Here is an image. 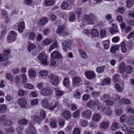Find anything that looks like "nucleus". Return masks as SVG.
<instances>
[{
  "label": "nucleus",
  "mask_w": 134,
  "mask_h": 134,
  "mask_svg": "<svg viewBox=\"0 0 134 134\" xmlns=\"http://www.w3.org/2000/svg\"><path fill=\"white\" fill-rule=\"evenodd\" d=\"M98 20L96 15L91 13L88 15H83L82 16V20L84 21H87L88 24H93V22L96 21Z\"/></svg>",
  "instance_id": "nucleus-1"
},
{
  "label": "nucleus",
  "mask_w": 134,
  "mask_h": 134,
  "mask_svg": "<svg viewBox=\"0 0 134 134\" xmlns=\"http://www.w3.org/2000/svg\"><path fill=\"white\" fill-rule=\"evenodd\" d=\"M10 36H8L7 38V42L8 43H11L14 41L17 37V34L13 31L10 32Z\"/></svg>",
  "instance_id": "nucleus-2"
},
{
  "label": "nucleus",
  "mask_w": 134,
  "mask_h": 134,
  "mask_svg": "<svg viewBox=\"0 0 134 134\" xmlns=\"http://www.w3.org/2000/svg\"><path fill=\"white\" fill-rule=\"evenodd\" d=\"M29 126L26 129V133L27 134H36L37 131L34 127L33 124L31 123H29Z\"/></svg>",
  "instance_id": "nucleus-3"
},
{
  "label": "nucleus",
  "mask_w": 134,
  "mask_h": 134,
  "mask_svg": "<svg viewBox=\"0 0 134 134\" xmlns=\"http://www.w3.org/2000/svg\"><path fill=\"white\" fill-rule=\"evenodd\" d=\"M81 114L83 118L89 119L91 116L92 113L90 110L87 109L82 111Z\"/></svg>",
  "instance_id": "nucleus-4"
},
{
  "label": "nucleus",
  "mask_w": 134,
  "mask_h": 134,
  "mask_svg": "<svg viewBox=\"0 0 134 134\" xmlns=\"http://www.w3.org/2000/svg\"><path fill=\"white\" fill-rule=\"evenodd\" d=\"M48 78L51 80V83L54 85L58 84V77L57 76H54L53 74H51L48 75Z\"/></svg>",
  "instance_id": "nucleus-5"
},
{
  "label": "nucleus",
  "mask_w": 134,
  "mask_h": 134,
  "mask_svg": "<svg viewBox=\"0 0 134 134\" xmlns=\"http://www.w3.org/2000/svg\"><path fill=\"white\" fill-rule=\"evenodd\" d=\"M38 59L40 60L42 64L47 65L48 62L47 61V57L43 53H41L38 57Z\"/></svg>",
  "instance_id": "nucleus-6"
},
{
  "label": "nucleus",
  "mask_w": 134,
  "mask_h": 134,
  "mask_svg": "<svg viewBox=\"0 0 134 134\" xmlns=\"http://www.w3.org/2000/svg\"><path fill=\"white\" fill-rule=\"evenodd\" d=\"M71 44V40H66L63 42L62 47L64 50L65 51H67L68 48L70 49L69 47Z\"/></svg>",
  "instance_id": "nucleus-7"
},
{
  "label": "nucleus",
  "mask_w": 134,
  "mask_h": 134,
  "mask_svg": "<svg viewBox=\"0 0 134 134\" xmlns=\"http://www.w3.org/2000/svg\"><path fill=\"white\" fill-rule=\"evenodd\" d=\"M81 81V79L77 76L74 77L72 79V84L78 87L79 86Z\"/></svg>",
  "instance_id": "nucleus-8"
},
{
  "label": "nucleus",
  "mask_w": 134,
  "mask_h": 134,
  "mask_svg": "<svg viewBox=\"0 0 134 134\" xmlns=\"http://www.w3.org/2000/svg\"><path fill=\"white\" fill-rule=\"evenodd\" d=\"M18 103L20 106L23 107L25 106L27 103V100L24 98H22L18 100Z\"/></svg>",
  "instance_id": "nucleus-9"
},
{
  "label": "nucleus",
  "mask_w": 134,
  "mask_h": 134,
  "mask_svg": "<svg viewBox=\"0 0 134 134\" xmlns=\"http://www.w3.org/2000/svg\"><path fill=\"white\" fill-rule=\"evenodd\" d=\"M71 116V115L70 111L67 110L64 111L62 114V116L66 120L70 119Z\"/></svg>",
  "instance_id": "nucleus-10"
},
{
  "label": "nucleus",
  "mask_w": 134,
  "mask_h": 134,
  "mask_svg": "<svg viewBox=\"0 0 134 134\" xmlns=\"http://www.w3.org/2000/svg\"><path fill=\"white\" fill-rule=\"evenodd\" d=\"M52 91L48 89L44 88L40 91L41 94L43 96H48L51 94Z\"/></svg>",
  "instance_id": "nucleus-11"
},
{
  "label": "nucleus",
  "mask_w": 134,
  "mask_h": 134,
  "mask_svg": "<svg viewBox=\"0 0 134 134\" xmlns=\"http://www.w3.org/2000/svg\"><path fill=\"white\" fill-rule=\"evenodd\" d=\"M103 112L106 115L109 116L112 114V111L110 108L105 107L103 109Z\"/></svg>",
  "instance_id": "nucleus-12"
},
{
  "label": "nucleus",
  "mask_w": 134,
  "mask_h": 134,
  "mask_svg": "<svg viewBox=\"0 0 134 134\" xmlns=\"http://www.w3.org/2000/svg\"><path fill=\"white\" fill-rule=\"evenodd\" d=\"M85 75L88 79H92L95 76V74L93 71H87L85 72Z\"/></svg>",
  "instance_id": "nucleus-13"
},
{
  "label": "nucleus",
  "mask_w": 134,
  "mask_h": 134,
  "mask_svg": "<svg viewBox=\"0 0 134 134\" xmlns=\"http://www.w3.org/2000/svg\"><path fill=\"white\" fill-rule=\"evenodd\" d=\"M25 23L24 22L22 21L20 23L18 26V30L20 33H22L24 30L25 27Z\"/></svg>",
  "instance_id": "nucleus-14"
},
{
  "label": "nucleus",
  "mask_w": 134,
  "mask_h": 134,
  "mask_svg": "<svg viewBox=\"0 0 134 134\" xmlns=\"http://www.w3.org/2000/svg\"><path fill=\"white\" fill-rule=\"evenodd\" d=\"M51 57L54 59L60 58L61 57V55L57 51H54L51 54Z\"/></svg>",
  "instance_id": "nucleus-15"
},
{
  "label": "nucleus",
  "mask_w": 134,
  "mask_h": 134,
  "mask_svg": "<svg viewBox=\"0 0 134 134\" xmlns=\"http://www.w3.org/2000/svg\"><path fill=\"white\" fill-rule=\"evenodd\" d=\"M57 104V102H53L48 105V108L49 110H53L56 107Z\"/></svg>",
  "instance_id": "nucleus-16"
},
{
  "label": "nucleus",
  "mask_w": 134,
  "mask_h": 134,
  "mask_svg": "<svg viewBox=\"0 0 134 134\" xmlns=\"http://www.w3.org/2000/svg\"><path fill=\"white\" fill-rule=\"evenodd\" d=\"M131 103L130 100L127 99L122 98L119 101V103L121 104H125L129 105Z\"/></svg>",
  "instance_id": "nucleus-17"
},
{
  "label": "nucleus",
  "mask_w": 134,
  "mask_h": 134,
  "mask_svg": "<svg viewBox=\"0 0 134 134\" xmlns=\"http://www.w3.org/2000/svg\"><path fill=\"white\" fill-rule=\"evenodd\" d=\"M111 84V79L108 77H107L104 79L100 85L102 86L105 85H110Z\"/></svg>",
  "instance_id": "nucleus-18"
},
{
  "label": "nucleus",
  "mask_w": 134,
  "mask_h": 134,
  "mask_svg": "<svg viewBox=\"0 0 134 134\" xmlns=\"http://www.w3.org/2000/svg\"><path fill=\"white\" fill-rule=\"evenodd\" d=\"M127 122L130 125L134 124V117L131 116H129L127 119Z\"/></svg>",
  "instance_id": "nucleus-19"
},
{
  "label": "nucleus",
  "mask_w": 134,
  "mask_h": 134,
  "mask_svg": "<svg viewBox=\"0 0 134 134\" xmlns=\"http://www.w3.org/2000/svg\"><path fill=\"white\" fill-rule=\"evenodd\" d=\"M95 103L94 101L90 100L87 102L86 106V107L90 108L94 106L95 105Z\"/></svg>",
  "instance_id": "nucleus-20"
},
{
  "label": "nucleus",
  "mask_w": 134,
  "mask_h": 134,
  "mask_svg": "<svg viewBox=\"0 0 134 134\" xmlns=\"http://www.w3.org/2000/svg\"><path fill=\"white\" fill-rule=\"evenodd\" d=\"M118 31V30L116 25L113 24L112 27L110 29V32L111 34L116 33Z\"/></svg>",
  "instance_id": "nucleus-21"
},
{
  "label": "nucleus",
  "mask_w": 134,
  "mask_h": 134,
  "mask_svg": "<svg viewBox=\"0 0 134 134\" xmlns=\"http://www.w3.org/2000/svg\"><path fill=\"white\" fill-rule=\"evenodd\" d=\"M55 95L57 97H59L61 96L63 94V91L57 88L55 89Z\"/></svg>",
  "instance_id": "nucleus-22"
},
{
  "label": "nucleus",
  "mask_w": 134,
  "mask_h": 134,
  "mask_svg": "<svg viewBox=\"0 0 134 134\" xmlns=\"http://www.w3.org/2000/svg\"><path fill=\"white\" fill-rule=\"evenodd\" d=\"M28 74L29 76L32 78L35 77L36 76V71L32 69H31L29 70Z\"/></svg>",
  "instance_id": "nucleus-23"
},
{
  "label": "nucleus",
  "mask_w": 134,
  "mask_h": 134,
  "mask_svg": "<svg viewBox=\"0 0 134 134\" xmlns=\"http://www.w3.org/2000/svg\"><path fill=\"white\" fill-rule=\"evenodd\" d=\"M126 67L125 64L123 63H121L119 66V71L122 73L125 71Z\"/></svg>",
  "instance_id": "nucleus-24"
},
{
  "label": "nucleus",
  "mask_w": 134,
  "mask_h": 134,
  "mask_svg": "<svg viewBox=\"0 0 134 134\" xmlns=\"http://www.w3.org/2000/svg\"><path fill=\"white\" fill-rule=\"evenodd\" d=\"M54 1L53 0H45L44 5L46 6H51L54 4Z\"/></svg>",
  "instance_id": "nucleus-25"
},
{
  "label": "nucleus",
  "mask_w": 134,
  "mask_h": 134,
  "mask_svg": "<svg viewBox=\"0 0 134 134\" xmlns=\"http://www.w3.org/2000/svg\"><path fill=\"white\" fill-rule=\"evenodd\" d=\"M48 100L46 98H44L42 100L41 104L42 106L44 108L48 107Z\"/></svg>",
  "instance_id": "nucleus-26"
},
{
  "label": "nucleus",
  "mask_w": 134,
  "mask_h": 134,
  "mask_svg": "<svg viewBox=\"0 0 134 134\" xmlns=\"http://www.w3.org/2000/svg\"><path fill=\"white\" fill-rule=\"evenodd\" d=\"M51 127L52 128H56L57 127V121L55 119L51 120L50 123Z\"/></svg>",
  "instance_id": "nucleus-27"
},
{
  "label": "nucleus",
  "mask_w": 134,
  "mask_h": 134,
  "mask_svg": "<svg viewBox=\"0 0 134 134\" xmlns=\"http://www.w3.org/2000/svg\"><path fill=\"white\" fill-rule=\"evenodd\" d=\"M7 110V106L5 104L0 105V113H4L6 112Z\"/></svg>",
  "instance_id": "nucleus-28"
},
{
  "label": "nucleus",
  "mask_w": 134,
  "mask_h": 134,
  "mask_svg": "<svg viewBox=\"0 0 134 134\" xmlns=\"http://www.w3.org/2000/svg\"><path fill=\"white\" fill-rule=\"evenodd\" d=\"M79 51L81 57L83 59H86L88 57L85 52L81 49H79Z\"/></svg>",
  "instance_id": "nucleus-29"
},
{
  "label": "nucleus",
  "mask_w": 134,
  "mask_h": 134,
  "mask_svg": "<svg viewBox=\"0 0 134 134\" xmlns=\"http://www.w3.org/2000/svg\"><path fill=\"white\" fill-rule=\"evenodd\" d=\"M102 44L104 49H108L109 48V40H106L102 41Z\"/></svg>",
  "instance_id": "nucleus-30"
},
{
  "label": "nucleus",
  "mask_w": 134,
  "mask_h": 134,
  "mask_svg": "<svg viewBox=\"0 0 134 134\" xmlns=\"http://www.w3.org/2000/svg\"><path fill=\"white\" fill-rule=\"evenodd\" d=\"M109 125V123L107 121H103L100 124V126L101 128L106 129L108 128Z\"/></svg>",
  "instance_id": "nucleus-31"
},
{
  "label": "nucleus",
  "mask_w": 134,
  "mask_h": 134,
  "mask_svg": "<svg viewBox=\"0 0 134 134\" xmlns=\"http://www.w3.org/2000/svg\"><path fill=\"white\" fill-rule=\"evenodd\" d=\"M126 7L129 8L132 6L134 3V1L133 0H127L126 1Z\"/></svg>",
  "instance_id": "nucleus-32"
},
{
  "label": "nucleus",
  "mask_w": 134,
  "mask_h": 134,
  "mask_svg": "<svg viewBox=\"0 0 134 134\" xmlns=\"http://www.w3.org/2000/svg\"><path fill=\"white\" fill-rule=\"evenodd\" d=\"M121 52L123 53H125L126 51V45L125 42H122L121 44Z\"/></svg>",
  "instance_id": "nucleus-33"
},
{
  "label": "nucleus",
  "mask_w": 134,
  "mask_h": 134,
  "mask_svg": "<svg viewBox=\"0 0 134 134\" xmlns=\"http://www.w3.org/2000/svg\"><path fill=\"white\" fill-rule=\"evenodd\" d=\"M65 29V27L64 26H59L57 30V33L60 35Z\"/></svg>",
  "instance_id": "nucleus-34"
},
{
  "label": "nucleus",
  "mask_w": 134,
  "mask_h": 134,
  "mask_svg": "<svg viewBox=\"0 0 134 134\" xmlns=\"http://www.w3.org/2000/svg\"><path fill=\"white\" fill-rule=\"evenodd\" d=\"M133 68L131 66L127 65L126 66L125 71L127 73L131 74L132 72Z\"/></svg>",
  "instance_id": "nucleus-35"
},
{
  "label": "nucleus",
  "mask_w": 134,
  "mask_h": 134,
  "mask_svg": "<svg viewBox=\"0 0 134 134\" xmlns=\"http://www.w3.org/2000/svg\"><path fill=\"white\" fill-rule=\"evenodd\" d=\"M27 36L28 38L31 40H34L35 37V33L31 32L27 34Z\"/></svg>",
  "instance_id": "nucleus-36"
},
{
  "label": "nucleus",
  "mask_w": 134,
  "mask_h": 134,
  "mask_svg": "<svg viewBox=\"0 0 134 134\" xmlns=\"http://www.w3.org/2000/svg\"><path fill=\"white\" fill-rule=\"evenodd\" d=\"M101 117V115L98 114H94L93 116V118L94 121H98Z\"/></svg>",
  "instance_id": "nucleus-37"
},
{
  "label": "nucleus",
  "mask_w": 134,
  "mask_h": 134,
  "mask_svg": "<svg viewBox=\"0 0 134 134\" xmlns=\"http://www.w3.org/2000/svg\"><path fill=\"white\" fill-rule=\"evenodd\" d=\"M43 119L40 116H37V115H35L34 116V121L36 122L39 123L41 122Z\"/></svg>",
  "instance_id": "nucleus-38"
},
{
  "label": "nucleus",
  "mask_w": 134,
  "mask_h": 134,
  "mask_svg": "<svg viewBox=\"0 0 134 134\" xmlns=\"http://www.w3.org/2000/svg\"><path fill=\"white\" fill-rule=\"evenodd\" d=\"M87 121L85 120L81 119L79 121L80 125L82 127L86 126L87 125Z\"/></svg>",
  "instance_id": "nucleus-39"
},
{
  "label": "nucleus",
  "mask_w": 134,
  "mask_h": 134,
  "mask_svg": "<svg viewBox=\"0 0 134 134\" xmlns=\"http://www.w3.org/2000/svg\"><path fill=\"white\" fill-rule=\"evenodd\" d=\"M118 123L116 122H113L111 127V129L113 131H115L118 128Z\"/></svg>",
  "instance_id": "nucleus-40"
},
{
  "label": "nucleus",
  "mask_w": 134,
  "mask_h": 134,
  "mask_svg": "<svg viewBox=\"0 0 134 134\" xmlns=\"http://www.w3.org/2000/svg\"><path fill=\"white\" fill-rule=\"evenodd\" d=\"M69 79L68 78H65L63 80V85L66 87H68L70 85Z\"/></svg>",
  "instance_id": "nucleus-41"
},
{
  "label": "nucleus",
  "mask_w": 134,
  "mask_h": 134,
  "mask_svg": "<svg viewBox=\"0 0 134 134\" xmlns=\"http://www.w3.org/2000/svg\"><path fill=\"white\" fill-rule=\"evenodd\" d=\"M105 67V66L104 65H103L102 66H99L97 68V71L99 73H102L104 71V69Z\"/></svg>",
  "instance_id": "nucleus-42"
},
{
  "label": "nucleus",
  "mask_w": 134,
  "mask_h": 134,
  "mask_svg": "<svg viewBox=\"0 0 134 134\" xmlns=\"http://www.w3.org/2000/svg\"><path fill=\"white\" fill-rule=\"evenodd\" d=\"M3 124L4 126H10L13 124V122L12 120L8 119L5 120Z\"/></svg>",
  "instance_id": "nucleus-43"
},
{
  "label": "nucleus",
  "mask_w": 134,
  "mask_h": 134,
  "mask_svg": "<svg viewBox=\"0 0 134 134\" xmlns=\"http://www.w3.org/2000/svg\"><path fill=\"white\" fill-rule=\"evenodd\" d=\"M27 91L25 90H20L18 91V95L20 97L23 96L24 95L27 93Z\"/></svg>",
  "instance_id": "nucleus-44"
},
{
  "label": "nucleus",
  "mask_w": 134,
  "mask_h": 134,
  "mask_svg": "<svg viewBox=\"0 0 134 134\" xmlns=\"http://www.w3.org/2000/svg\"><path fill=\"white\" fill-rule=\"evenodd\" d=\"M48 19L46 18H44L41 19L39 22V24L41 25H44L48 22Z\"/></svg>",
  "instance_id": "nucleus-45"
},
{
  "label": "nucleus",
  "mask_w": 134,
  "mask_h": 134,
  "mask_svg": "<svg viewBox=\"0 0 134 134\" xmlns=\"http://www.w3.org/2000/svg\"><path fill=\"white\" fill-rule=\"evenodd\" d=\"M91 34L93 36L96 37L98 35L99 33L96 29H93L92 30Z\"/></svg>",
  "instance_id": "nucleus-46"
},
{
  "label": "nucleus",
  "mask_w": 134,
  "mask_h": 134,
  "mask_svg": "<svg viewBox=\"0 0 134 134\" xmlns=\"http://www.w3.org/2000/svg\"><path fill=\"white\" fill-rule=\"evenodd\" d=\"M70 17L69 20L71 22L73 21L75 18V14L72 12H71L70 13Z\"/></svg>",
  "instance_id": "nucleus-47"
},
{
  "label": "nucleus",
  "mask_w": 134,
  "mask_h": 134,
  "mask_svg": "<svg viewBox=\"0 0 134 134\" xmlns=\"http://www.w3.org/2000/svg\"><path fill=\"white\" fill-rule=\"evenodd\" d=\"M6 77L7 79L10 81L12 82L14 81V78L10 73H7L6 74Z\"/></svg>",
  "instance_id": "nucleus-48"
},
{
  "label": "nucleus",
  "mask_w": 134,
  "mask_h": 134,
  "mask_svg": "<svg viewBox=\"0 0 134 134\" xmlns=\"http://www.w3.org/2000/svg\"><path fill=\"white\" fill-rule=\"evenodd\" d=\"M119 49V47L117 46H114L112 47L110 49L111 53L114 54L116 52V51L118 50Z\"/></svg>",
  "instance_id": "nucleus-49"
},
{
  "label": "nucleus",
  "mask_w": 134,
  "mask_h": 134,
  "mask_svg": "<svg viewBox=\"0 0 134 134\" xmlns=\"http://www.w3.org/2000/svg\"><path fill=\"white\" fill-rule=\"evenodd\" d=\"M106 105L108 106H111L114 104L115 103L114 100L111 101L109 100H107L105 101Z\"/></svg>",
  "instance_id": "nucleus-50"
},
{
  "label": "nucleus",
  "mask_w": 134,
  "mask_h": 134,
  "mask_svg": "<svg viewBox=\"0 0 134 134\" xmlns=\"http://www.w3.org/2000/svg\"><path fill=\"white\" fill-rule=\"evenodd\" d=\"M10 53L9 50H4L3 51L4 57H5V58L7 60L9 58V54Z\"/></svg>",
  "instance_id": "nucleus-51"
},
{
  "label": "nucleus",
  "mask_w": 134,
  "mask_h": 134,
  "mask_svg": "<svg viewBox=\"0 0 134 134\" xmlns=\"http://www.w3.org/2000/svg\"><path fill=\"white\" fill-rule=\"evenodd\" d=\"M49 130V129L48 126L47 125H44L42 127V131L45 133H47Z\"/></svg>",
  "instance_id": "nucleus-52"
},
{
  "label": "nucleus",
  "mask_w": 134,
  "mask_h": 134,
  "mask_svg": "<svg viewBox=\"0 0 134 134\" xmlns=\"http://www.w3.org/2000/svg\"><path fill=\"white\" fill-rule=\"evenodd\" d=\"M33 3V0H24V3L26 5H31Z\"/></svg>",
  "instance_id": "nucleus-53"
},
{
  "label": "nucleus",
  "mask_w": 134,
  "mask_h": 134,
  "mask_svg": "<svg viewBox=\"0 0 134 134\" xmlns=\"http://www.w3.org/2000/svg\"><path fill=\"white\" fill-rule=\"evenodd\" d=\"M15 129L14 127H10L6 129L5 131L8 132L12 133L14 132Z\"/></svg>",
  "instance_id": "nucleus-54"
},
{
  "label": "nucleus",
  "mask_w": 134,
  "mask_h": 134,
  "mask_svg": "<svg viewBox=\"0 0 134 134\" xmlns=\"http://www.w3.org/2000/svg\"><path fill=\"white\" fill-rule=\"evenodd\" d=\"M99 91H93L91 95L93 98H96L99 96Z\"/></svg>",
  "instance_id": "nucleus-55"
},
{
  "label": "nucleus",
  "mask_w": 134,
  "mask_h": 134,
  "mask_svg": "<svg viewBox=\"0 0 134 134\" xmlns=\"http://www.w3.org/2000/svg\"><path fill=\"white\" fill-rule=\"evenodd\" d=\"M126 132L128 134H133L134 133V129L133 127H128Z\"/></svg>",
  "instance_id": "nucleus-56"
},
{
  "label": "nucleus",
  "mask_w": 134,
  "mask_h": 134,
  "mask_svg": "<svg viewBox=\"0 0 134 134\" xmlns=\"http://www.w3.org/2000/svg\"><path fill=\"white\" fill-rule=\"evenodd\" d=\"M46 112L44 110H41L40 112V117L43 119L45 118V117L46 116Z\"/></svg>",
  "instance_id": "nucleus-57"
},
{
  "label": "nucleus",
  "mask_w": 134,
  "mask_h": 134,
  "mask_svg": "<svg viewBox=\"0 0 134 134\" xmlns=\"http://www.w3.org/2000/svg\"><path fill=\"white\" fill-rule=\"evenodd\" d=\"M52 42L51 39H47L43 41V43L45 45H47L50 44Z\"/></svg>",
  "instance_id": "nucleus-58"
},
{
  "label": "nucleus",
  "mask_w": 134,
  "mask_h": 134,
  "mask_svg": "<svg viewBox=\"0 0 134 134\" xmlns=\"http://www.w3.org/2000/svg\"><path fill=\"white\" fill-rule=\"evenodd\" d=\"M35 47V44L32 43H30L29 44V46L28 48V49L29 51L30 52L31 50Z\"/></svg>",
  "instance_id": "nucleus-59"
},
{
  "label": "nucleus",
  "mask_w": 134,
  "mask_h": 134,
  "mask_svg": "<svg viewBox=\"0 0 134 134\" xmlns=\"http://www.w3.org/2000/svg\"><path fill=\"white\" fill-rule=\"evenodd\" d=\"M74 96L75 98L79 99L80 97V93L77 91H75L74 94Z\"/></svg>",
  "instance_id": "nucleus-60"
},
{
  "label": "nucleus",
  "mask_w": 134,
  "mask_h": 134,
  "mask_svg": "<svg viewBox=\"0 0 134 134\" xmlns=\"http://www.w3.org/2000/svg\"><path fill=\"white\" fill-rule=\"evenodd\" d=\"M48 74V72L46 70H43L40 72V75L42 76H46Z\"/></svg>",
  "instance_id": "nucleus-61"
},
{
  "label": "nucleus",
  "mask_w": 134,
  "mask_h": 134,
  "mask_svg": "<svg viewBox=\"0 0 134 134\" xmlns=\"http://www.w3.org/2000/svg\"><path fill=\"white\" fill-rule=\"evenodd\" d=\"M106 31L104 29H102L101 30L100 34L102 38L106 36Z\"/></svg>",
  "instance_id": "nucleus-62"
},
{
  "label": "nucleus",
  "mask_w": 134,
  "mask_h": 134,
  "mask_svg": "<svg viewBox=\"0 0 134 134\" xmlns=\"http://www.w3.org/2000/svg\"><path fill=\"white\" fill-rule=\"evenodd\" d=\"M115 87L116 90L119 92H121L123 90V88L121 87L118 84H115Z\"/></svg>",
  "instance_id": "nucleus-63"
},
{
  "label": "nucleus",
  "mask_w": 134,
  "mask_h": 134,
  "mask_svg": "<svg viewBox=\"0 0 134 134\" xmlns=\"http://www.w3.org/2000/svg\"><path fill=\"white\" fill-rule=\"evenodd\" d=\"M73 134H80V131L78 128H75L73 131Z\"/></svg>",
  "instance_id": "nucleus-64"
}]
</instances>
